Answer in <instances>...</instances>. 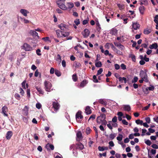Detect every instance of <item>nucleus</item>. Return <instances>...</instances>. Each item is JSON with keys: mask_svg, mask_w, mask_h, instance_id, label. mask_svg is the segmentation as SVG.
<instances>
[{"mask_svg": "<svg viewBox=\"0 0 158 158\" xmlns=\"http://www.w3.org/2000/svg\"><path fill=\"white\" fill-rule=\"evenodd\" d=\"M139 76L141 79L144 80L145 82H148V80L146 72H144L143 70L141 71L139 74Z\"/></svg>", "mask_w": 158, "mask_h": 158, "instance_id": "1", "label": "nucleus"}, {"mask_svg": "<svg viewBox=\"0 0 158 158\" xmlns=\"http://www.w3.org/2000/svg\"><path fill=\"white\" fill-rule=\"evenodd\" d=\"M44 88L46 91L50 92L52 87L51 83L49 81H46L44 83Z\"/></svg>", "mask_w": 158, "mask_h": 158, "instance_id": "2", "label": "nucleus"}, {"mask_svg": "<svg viewBox=\"0 0 158 158\" xmlns=\"http://www.w3.org/2000/svg\"><path fill=\"white\" fill-rule=\"evenodd\" d=\"M83 118V116L81 115V111H79L76 114V118L77 122L81 123Z\"/></svg>", "mask_w": 158, "mask_h": 158, "instance_id": "3", "label": "nucleus"}, {"mask_svg": "<svg viewBox=\"0 0 158 158\" xmlns=\"http://www.w3.org/2000/svg\"><path fill=\"white\" fill-rule=\"evenodd\" d=\"M56 3L60 9L64 10H67V7L64 4V2L62 3L61 2H60L59 1H56Z\"/></svg>", "mask_w": 158, "mask_h": 158, "instance_id": "4", "label": "nucleus"}, {"mask_svg": "<svg viewBox=\"0 0 158 158\" xmlns=\"http://www.w3.org/2000/svg\"><path fill=\"white\" fill-rule=\"evenodd\" d=\"M105 118V115L102 114L99 116L98 117L97 119V123H100L103 122Z\"/></svg>", "mask_w": 158, "mask_h": 158, "instance_id": "5", "label": "nucleus"}, {"mask_svg": "<svg viewBox=\"0 0 158 158\" xmlns=\"http://www.w3.org/2000/svg\"><path fill=\"white\" fill-rule=\"evenodd\" d=\"M23 48L26 51H30L32 50V48L27 43H25L22 46Z\"/></svg>", "mask_w": 158, "mask_h": 158, "instance_id": "6", "label": "nucleus"}, {"mask_svg": "<svg viewBox=\"0 0 158 158\" xmlns=\"http://www.w3.org/2000/svg\"><path fill=\"white\" fill-rule=\"evenodd\" d=\"M52 105L54 109V110L56 112L59 110L60 107L59 104L57 102H53Z\"/></svg>", "mask_w": 158, "mask_h": 158, "instance_id": "7", "label": "nucleus"}, {"mask_svg": "<svg viewBox=\"0 0 158 158\" xmlns=\"http://www.w3.org/2000/svg\"><path fill=\"white\" fill-rule=\"evenodd\" d=\"M90 33V32L89 30L86 28L82 32L81 34L83 35L84 37L87 38L89 36Z\"/></svg>", "mask_w": 158, "mask_h": 158, "instance_id": "8", "label": "nucleus"}, {"mask_svg": "<svg viewBox=\"0 0 158 158\" xmlns=\"http://www.w3.org/2000/svg\"><path fill=\"white\" fill-rule=\"evenodd\" d=\"M2 113L3 114V115L5 117L8 116L7 112L8 110V108L7 106H4L2 108Z\"/></svg>", "mask_w": 158, "mask_h": 158, "instance_id": "9", "label": "nucleus"}, {"mask_svg": "<svg viewBox=\"0 0 158 158\" xmlns=\"http://www.w3.org/2000/svg\"><path fill=\"white\" fill-rule=\"evenodd\" d=\"M29 33L31 35H32L34 37H36L38 39L40 38V37L38 35V33L35 31L31 30L29 31Z\"/></svg>", "mask_w": 158, "mask_h": 158, "instance_id": "10", "label": "nucleus"}, {"mask_svg": "<svg viewBox=\"0 0 158 158\" xmlns=\"http://www.w3.org/2000/svg\"><path fill=\"white\" fill-rule=\"evenodd\" d=\"M140 27V25L138 23V22H133L132 24V27L133 29L134 30H137L139 29V27Z\"/></svg>", "mask_w": 158, "mask_h": 158, "instance_id": "11", "label": "nucleus"}, {"mask_svg": "<svg viewBox=\"0 0 158 158\" xmlns=\"http://www.w3.org/2000/svg\"><path fill=\"white\" fill-rule=\"evenodd\" d=\"M58 26L62 31H66L67 29L66 25L63 24H61Z\"/></svg>", "mask_w": 158, "mask_h": 158, "instance_id": "12", "label": "nucleus"}, {"mask_svg": "<svg viewBox=\"0 0 158 158\" xmlns=\"http://www.w3.org/2000/svg\"><path fill=\"white\" fill-rule=\"evenodd\" d=\"M76 148L77 149L81 150L84 148V146L82 143H79L76 144Z\"/></svg>", "mask_w": 158, "mask_h": 158, "instance_id": "13", "label": "nucleus"}, {"mask_svg": "<svg viewBox=\"0 0 158 158\" xmlns=\"http://www.w3.org/2000/svg\"><path fill=\"white\" fill-rule=\"evenodd\" d=\"M12 135V132L11 131H8L6 135V138L7 139H10Z\"/></svg>", "mask_w": 158, "mask_h": 158, "instance_id": "14", "label": "nucleus"}, {"mask_svg": "<svg viewBox=\"0 0 158 158\" xmlns=\"http://www.w3.org/2000/svg\"><path fill=\"white\" fill-rule=\"evenodd\" d=\"M24 111V115L26 116L28 115V114L29 107L27 106H25L23 110Z\"/></svg>", "mask_w": 158, "mask_h": 158, "instance_id": "15", "label": "nucleus"}, {"mask_svg": "<svg viewBox=\"0 0 158 158\" xmlns=\"http://www.w3.org/2000/svg\"><path fill=\"white\" fill-rule=\"evenodd\" d=\"M95 21L96 22V26L97 27V29L98 31H99L101 30V27L99 23L98 19H95Z\"/></svg>", "mask_w": 158, "mask_h": 158, "instance_id": "16", "label": "nucleus"}, {"mask_svg": "<svg viewBox=\"0 0 158 158\" xmlns=\"http://www.w3.org/2000/svg\"><path fill=\"white\" fill-rule=\"evenodd\" d=\"M70 33L69 32L62 31L61 37H66L69 36L70 35Z\"/></svg>", "mask_w": 158, "mask_h": 158, "instance_id": "17", "label": "nucleus"}, {"mask_svg": "<svg viewBox=\"0 0 158 158\" xmlns=\"http://www.w3.org/2000/svg\"><path fill=\"white\" fill-rule=\"evenodd\" d=\"M46 147L48 150L51 149L52 150H53L54 149V146L53 145L50 144L49 143H48L46 145Z\"/></svg>", "mask_w": 158, "mask_h": 158, "instance_id": "18", "label": "nucleus"}, {"mask_svg": "<svg viewBox=\"0 0 158 158\" xmlns=\"http://www.w3.org/2000/svg\"><path fill=\"white\" fill-rule=\"evenodd\" d=\"M110 33L113 35H115L117 34V30L115 28H113L110 31Z\"/></svg>", "mask_w": 158, "mask_h": 158, "instance_id": "19", "label": "nucleus"}, {"mask_svg": "<svg viewBox=\"0 0 158 158\" xmlns=\"http://www.w3.org/2000/svg\"><path fill=\"white\" fill-rule=\"evenodd\" d=\"M20 12L25 16H26L27 15V14L29 13V12L27 10L23 9H21L20 10Z\"/></svg>", "mask_w": 158, "mask_h": 158, "instance_id": "20", "label": "nucleus"}, {"mask_svg": "<svg viewBox=\"0 0 158 158\" xmlns=\"http://www.w3.org/2000/svg\"><path fill=\"white\" fill-rule=\"evenodd\" d=\"M124 110L126 111H129L131 110V108L129 105H124L123 106Z\"/></svg>", "mask_w": 158, "mask_h": 158, "instance_id": "21", "label": "nucleus"}, {"mask_svg": "<svg viewBox=\"0 0 158 158\" xmlns=\"http://www.w3.org/2000/svg\"><path fill=\"white\" fill-rule=\"evenodd\" d=\"M98 102L104 105H107V101L106 99H100L99 100Z\"/></svg>", "mask_w": 158, "mask_h": 158, "instance_id": "22", "label": "nucleus"}, {"mask_svg": "<svg viewBox=\"0 0 158 158\" xmlns=\"http://www.w3.org/2000/svg\"><path fill=\"white\" fill-rule=\"evenodd\" d=\"M67 9L71 10L74 7V4L73 2H67Z\"/></svg>", "mask_w": 158, "mask_h": 158, "instance_id": "23", "label": "nucleus"}, {"mask_svg": "<svg viewBox=\"0 0 158 158\" xmlns=\"http://www.w3.org/2000/svg\"><path fill=\"white\" fill-rule=\"evenodd\" d=\"M35 88L39 93V94H44V91L40 87L36 86Z\"/></svg>", "mask_w": 158, "mask_h": 158, "instance_id": "24", "label": "nucleus"}, {"mask_svg": "<svg viewBox=\"0 0 158 158\" xmlns=\"http://www.w3.org/2000/svg\"><path fill=\"white\" fill-rule=\"evenodd\" d=\"M85 112L86 113L88 114H90L91 113L92 111L90 107L89 106H86L85 110Z\"/></svg>", "mask_w": 158, "mask_h": 158, "instance_id": "25", "label": "nucleus"}, {"mask_svg": "<svg viewBox=\"0 0 158 158\" xmlns=\"http://www.w3.org/2000/svg\"><path fill=\"white\" fill-rule=\"evenodd\" d=\"M98 149L99 151H104L105 150H108V148L107 147H101L99 146L98 148Z\"/></svg>", "mask_w": 158, "mask_h": 158, "instance_id": "26", "label": "nucleus"}, {"mask_svg": "<svg viewBox=\"0 0 158 158\" xmlns=\"http://www.w3.org/2000/svg\"><path fill=\"white\" fill-rule=\"evenodd\" d=\"M158 47V45L157 43H155L152 44V45H150L149 47V48L151 49H152L153 48L156 49Z\"/></svg>", "mask_w": 158, "mask_h": 158, "instance_id": "27", "label": "nucleus"}, {"mask_svg": "<svg viewBox=\"0 0 158 158\" xmlns=\"http://www.w3.org/2000/svg\"><path fill=\"white\" fill-rule=\"evenodd\" d=\"M77 140H79L81 139L82 138V134L80 131H79L77 133Z\"/></svg>", "mask_w": 158, "mask_h": 158, "instance_id": "28", "label": "nucleus"}, {"mask_svg": "<svg viewBox=\"0 0 158 158\" xmlns=\"http://www.w3.org/2000/svg\"><path fill=\"white\" fill-rule=\"evenodd\" d=\"M26 83V81L25 80L23 81L22 83V87L24 89H26V88H28V85L27 84H26V86L25 87V84Z\"/></svg>", "mask_w": 158, "mask_h": 158, "instance_id": "29", "label": "nucleus"}, {"mask_svg": "<svg viewBox=\"0 0 158 158\" xmlns=\"http://www.w3.org/2000/svg\"><path fill=\"white\" fill-rule=\"evenodd\" d=\"M88 82L86 80H84L82 81L80 85V87H83Z\"/></svg>", "mask_w": 158, "mask_h": 158, "instance_id": "30", "label": "nucleus"}, {"mask_svg": "<svg viewBox=\"0 0 158 158\" xmlns=\"http://www.w3.org/2000/svg\"><path fill=\"white\" fill-rule=\"evenodd\" d=\"M155 89L154 86L150 85L149 87H147L145 89L147 91H148V90L151 91H153Z\"/></svg>", "mask_w": 158, "mask_h": 158, "instance_id": "31", "label": "nucleus"}, {"mask_svg": "<svg viewBox=\"0 0 158 158\" xmlns=\"http://www.w3.org/2000/svg\"><path fill=\"white\" fill-rule=\"evenodd\" d=\"M56 32L57 37L61 38V37L62 31L59 30H57L56 31Z\"/></svg>", "mask_w": 158, "mask_h": 158, "instance_id": "32", "label": "nucleus"}, {"mask_svg": "<svg viewBox=\"0 0 158 158\" xmlns=\"http://www.w3.org/2000/svg\"><path fill=\"white\" fill-rule=\"evenodd\" d=\"M144 9V7L143 6H140L139 8V11L142 14H143Z\"/></svg>", "mask_w": 158, "mask_h": 158, "instance_id": "33", "label": "nucleus"}, {"mask_svg": "<svg viewBox=\"0 0 158 158\" xmlns=\"http://www.w3.org/2000/svg\"><path fill=\"white\" fill-rule=\"evenodd\" d=\"M152 31V30L151 29H145L143 33L145 34L148 35Z\"/></svg>", "mask_w": 158, "mask_h": 158, "instance_id": "34", "label": "nucleus"}, {"mask_svg": "<svg viewBox=\"0 0 158 158\" xmlns=\"http://www.w3.org/2000/svg\"><path fill=\"white\" fill-rule=\"evenodd\" d=\"M123 135L121 134H119V136L117 137V139L118 141H121L123 139Z\"/></svg>", "mask_w": 158, "mask_h": 158, "instance_id": "35", "label": "nucleus"}, {"mask_svg": "<svg viewBox=\"0 0 158 158\" xmlns=\"http://www.w3.org/2000/svg\"><path fill=\"white\" fill-rule=\"evenodd\" d=\"M95 65L97 67H100L102 66V64L101 62L98 61L96 62Z\"/></svg>", "mask_w": 158, "mask_h": 158, "instance_id": "36", "label": "nucleus"}, {"mask_svg": "<svg viewBox=\"0 0 158 158\" xmlns=\"http://www.w3.org/2000/svg\"><path fill=\"white\" fill-rule=\"evenodd\" d=\"M56 60L60 62L61 61V57L59 54H58L56 57Z\"/></svg>", "mask_w": 158, "mask_h": 158, "instance_id": "37", "label": "nucleus"}, {"mask_svg": "<svg viewBox=\"0 0 158 158\" xmlns=\"http://www.w3.org/2000/svg\"><path fill=\"white\" fill-rule=\"evenodd\" d=\"M89 21V19L88 17H87L86 19L84 20L82 22V24L84 25H85L88 23Z\"/></svg>", "mask_w": 158, "mask_h": 158, "instance_id": "38", "label": "nucleus"}, {"mask_svg": "<svg viewBox=\"0 0 158 158\" xmlns=\"http://www.w3.org/2000/svg\"><path fill=\"white\" fill-rule=\"evenodd\" d=\"M143 121L142 120H140L139 119L135 121V123L137 124H140L141 125H142L143 124Z\"/></svg>", "mask_w": 158, "mask_h": 158, "instance_id": "39", "label": "nucleus"}, {"mask_svg": "<svg viewBox=\"0 0 158 158\" xmlns=\"http://www.w3.org/2000/svg\"><path fill=\"white\" fill-rule=\"evenodd\" d=\"M21 19H22V21L23 22L25 23H29L30 22L29 20L27 19H26L25 18H21Z\"/></svg>", "mask_w": 158, "mask_h": 158, "instance_id": "40", "label": "nucleus"}, {"mask_svg": "<svg viewBox=\"0 0 158 158\" xmlns=\"http://www.w3.org/2000/svg\"><path fill=\"white\" fill-rule=\"evenodd\" d=\"M72 79L73 81L75 82L77 81V75L76 74L73 75L72 76Z\"/></svg>", "mask_w": 158, "mask_h": 158, "instance_id": "41", "label": "nucleus"}, {"mask_svg": "<svg viewBox=\"0 0 158 158\" xmlns=\"http://www.w3.org/2000/svg\"><path fill=\"white\" fill-rule=\"evenodd\" d=\"M138 80V78L136 76H135L133 79L132 80V83H135L137 82Z\"/></svg>", "mask_w": 158, "mask_h": 158, "instance_id": "42", "label": "nucleus"}, {"mask_svg": "<svg viewBox=\"0 0 158 158\" xmlns=\"http://www.w3.org/2000/svg\"><path fill=\"white\" fill-rule=\"evenodd\" d=\"M74 23H75L76 25H78L80 24V20L79 19H76L74 21Z\"/></svg>", "mask_w": 158, "mask_h": 158, "instance_id": "43", "label": "nucleus"}, {"mask_svg": "<svg viewBox=\"0 0 158 158\" xmlns=\"http://www.w3.org/2000/svg\"><path fill=\"white\" fill-rule=\"evenodd\" d=\"M115 134H111L110 135V138L111 139H113L115 137Z\"/></svg>", "mask_w": 158, "mask_h": 158, "instance_id": "44", "label": "nucleus"}, {"mask_svg": "<svg viewBox=\"0 0 158 158\" xmlns=\"http://www.w3.org/2000/svg\"><path fill=\"white\" fill-rule=\"evenodd\" d=\"M95 115H94V114H92V115L89 117V120H88V121H89V120H90V119H92V120H94V119L95 118Z\"/></svg>", "mask_w": 158, "mask_h": 158, "instance_id": "45", "label": "nucleus"}, {"mask_svg": "<svg viewBox=\"0 0 158 158\" xmlns=\"http://www.w3.org/2000/svg\"><path fill=\"white\" fill-rule=\"evenodd\" d=\"M15 98L18 100H19L20 99V96L18 93H16L15 94Z\"/></svg>", "mask_w": 158, "mask_h": 158, "instance_id": "46", "label": "nucleus"}, {"mask_svg": "<svg viewBox=\"0 0 158 158\" xmlns=\"http://www.w3.org/2000/svg\"><path fill=\"white\" fill-rule=\"evenodd\" d=\"M91 130L89 127H87L86 129V133L88 135L90 133Z\"/></svg>", "mask_w": 158, "mask_h": 158, "instance_id": "47", "label": "nucleus"}, {"mask_svg": "<svg viewBox=\"0 0 158 158\" xmlns=\"http://www.w3.org/2000/svg\"><path fill=\"white\" fill-rule=\"evenodd\" d=\"M103 71V69L102 68H100L99 70L98 71L97 75H98L101 74Z\"/></svg>", "mask_w": 158, "mask_h": 158, "instance_id": "48", "label": "nucleus"}, {"mask_svg": "<svg viewBox=\"0 0 158 158\" xmlns=\"http://www.w3.org/2000/svg\"><path fill=\"white\" fill-rule=\"evenodd\" d=\"M145 143L148 146L150 145L152 143L150 141L149 139L146 140L145 141Z\"/></svg>", "mask_w": 158, "mask_h": 158, "instance_id": "49", "label": "nucleus"}, {"mask_svg": "<svg viewBox=\"0 0 158 158\" xmlns=\"http://www.w3.org/2000/svg\"><path fill=\"white\" fill-rule=\"evenodd\" d=\"M93 78L94 79L93 81L94 82L97 83L98 82V80L97 79V77L95 75H94L93 76Z\"/></svg>", "mask_w": 158, "mask_h": 158, "instance_id": "50", "label": "nucleus"}, {"mask_svg": "<svg viewBox=\"0 0 158 158\" xmlns=\"http://www.w3.org/2000/svg\"><path fill=\"white\" fill-rule=\"evenodd\" d=\"M36 107L37 109H39L41 108V105L40 103H38L36 104Z\"/></svg>", "mask_w": 158, "mask_h": 158, "instance_id": "51", "label": "nucleus"}, {"mask_svg": "<svg viewBox=\"0 0 158 158\" xmlns=\"http://www.w3.org/2000/svg\"><path fill=\"white\" fill-rule=\"evenodd\" d=\"M55 74L56 76H57L58 77H59L61 75L60 72L58 70H56L55 71Z\"/></svg>", "mask_w": 158, "mask_h": 158, "instance_id": "52", "label": "nucleus"}, {"mask_svg": "<svg viewBox=\"0 0 158 158\" xmlns=\"http://www.w3.org/2000/svg\"><path fill=\"white\" fill-rule=\"evenodd\" d=\"M114 66L116 70H118L120 69V66L118 64H115Z\"/></svg>", "mask_w": 158, "mask_h": 158, "instance_id": "53", "label": "nucleus"}, {"mask_svg": "<svg viewBox=\"0 0 158 158\" xmlns=\"http://www.w3.org/2000/svg\"><path fill=\"white\" fill-rule=\"evenodd\" d=\"M42 40H44V41L47 42V41H50L49 38L48 37H46L43 38H42Z\"/></svg>", "mask_w": 158, "mask_h": 158, "instance_id": "54", "label": "nucleus"}, {"mask_svg": "<svg viewBox=\"0 0 158 158\" xmlns=\"http://www.w3.org/2000/svg\"><path fill=\"white\" fill-rule=\"evenodd\" d=\"M120 66L121 69L123 70H125L126 69V66L124 64H121Z\"/></svg>", "mask_w": 158, "mask_h": 158, "instance_id": "55", "label": "nucleus"}, {"mask_svg": "<svg viewBox=\"0 0 158 158\" xmlns=\"http://www.w3.org/2000/svg\"><path fill=\"white\" fill-rule=\"evenodd\" d=\"M19 91H20V94L22 96H23V94L24 93V91L23 90V89L22 88H19Z\"/></svg>", "mask_w": 158, "mask_h": 158, "instance_id": "56", "label": "nucleus"}, {"mask_svg": "<svg viewBox=\"0 0 158 158\" xmlns=\"http://www.w3.org/2000/svg\"><path fill=\"white\" fill-rule=\"evenodd\" d=\"M115 50V51H114L117 54L119 55H122V53L120 51L118 50L117 49H116Z\"/></svg>", "mask_w": 158, "mask_h": 158, "instance_id": "57", "label": "nucleus"}, {"mask_svg": "<svg viewBox=\"0 0 158 158\" xmlns=\"http://www.w3.org/2000/svg\"><path fill=\"white\" fill-rule=\"evenodd\" d=\"M152 147L153 148H155L156 149H158V145L156 144H153L152 145Z\"/></svg>", "mask_w": 158, "mask_h": 158, "instance_id": "58", "label": "nucleus"}, {"mask_svg": "<svg viewBox=\"0 0 158 158\" xmlns=\"http://www.w3.org/2000/svg\"><path fill=\"white\" fill-rule=\"evenodd\" d=\"M145 120L146 122V123H149L150 122V118L149 117H147L145 118Z\"/></svg>", "mask_w": 158, "mask_h": 158, "instance_id": "59", "label": "nucleus"}, {"mask_svg": "<svg viewBox=\"0 0 158 158\" xmlns=\"http://www.w3.org/2000/svg\"><path fill=\"white\" fill-rule=\"evenodd\" d=\"M40 50L39 49H37L36 51V53L37 54L38 56H40L41 55L40 53Z\"/></svg>", "mask_w": 158, "mask_h": 158, "instance_id": "60", "label": "nucleus"}, {"mask_svg": "<svg viewBox=\"0 0 158 158\" xmlns=\"http://www.w3.org/2000/svg\"><path fill=\"white\" fill-rule=\"evenodd\" d=\"M110 45L111 46V48L114 51H115V50L117 48L114 46L113 44L110 43Z\"/></svg>", "mask_w": 158, "mask_h": 158, "instance_id": "61", "label": "nucleus"}, {"mask_svg": "<svg viewBox=\"0 0 158 158\" xmlns=\"http://www.w3.org/2000/svg\"><path fill=\"white\" fill-rule=\"evenodd\" d=\"M122 122L125 125H127L128 123L125 119H123L122 120Z\"/></svg>", "mask_w": 158, "mask_h": 158, "instance_id": "62", "label": "nucleus"}, {"mask_svg": "<svg viewBox=\"0 0 158 158\" xmlns=\"http://www.w3.org/2000/svg\"><path fill=\"white\" fill-rule=\"evenodd\" d=\"M109 144L111 147H113L114 146V144L112 141H110L109 143Z\"/></svg>", "mask_w": 158, "mask_h": 158, "instance_id": "63", "label": "nucleus"}, {"mask_svg": "<svg viewBox=\"0 0 158 158\" xmlns=\"http://www.w3.org/2000/svg\"><path fill=\"white\" fill-rule=\"evenodd\" d=\"M27 96L29 97L30 96V90L29 89H27Z\"/></svg>", "mask_w": 158, "mask_h": 158, "instance_id": "64", "label": "nucleus"}]
</instances>
